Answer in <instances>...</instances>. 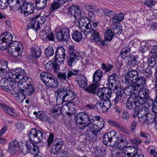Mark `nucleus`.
Here are the masks:
<instances>
[{
  "mask_svg": "<svg viewBox=\"0 0 157 157\" xmlns=\"http://www.w3.org/2000/svg\"><path fill=\"white\" fill-rule=\"evenodd\" d=\"M98 116H92L87 113L82 112L78 113L75 117V122L77 127L80 129H86V137L90 141L95 142L97 140V134L104 126V122Z\"/></svg>",
  "mask_w": 157,
  "mask_h": 157,
  "instance_id": "obj_1",
  "label": "nucleus"
},
{
  "mask_svg": "<svg viewBox=\"0 0 157 157\" xmlns=\"http://www.w3.org/2000/svg\"><path fill=\"white\" fill-rule=\"evenodd\" d=\"M124 78L125 83L126 84L129 85L134 82H137L138 83L142 85H144L146 83V80L150 78L149 75H146L139 77V73L136 70L129 68Z\"/></svg>",
  "mask_w": 157,
  "mask_h": 157,
  "instance_id": "obj_2",
  "label": "nucleus"
},
{
  "mask_svg": "<svg viewBox=\"0 0 157 157\" xmlns=\"http://www.w3.org/2000/svg\"><path fill=\"white\" fill-rule=\"evenodd\" d=\"M89 21L86 19L85 20H82L80 22L79 29L86 34V33L88 34L91 33L90 38L94 40L96 42L100 41L101 39L99 33L94 29H92V25L89 23Z\"/></svg>",
  "mask_w": 157,
  "mask_h": 157,
  "instance_id": "obj_3",
  "label": "nucleus"
},
{
  "mask_svg": "<svg viewBox=\"0 0 157 157\" xmlns=\"http://www.w3.org/2000/svg\"><path fill=\"white\" fill-rule=\"evenodd\" d=\"M57 93V97H60L62 100L63 102L72 101L76 97L74 92L66 87L59 89Z\"/></svg>",
  "mask_w": 157,
  "mask_h": 157,
  "instance_id": "obj_4",
  "label": "nucleus"
},
{
  "mask_svg": "<svg viewBox=\"0 0 157 157\" xmlns=\"http://www.w3.org/2000/svg\"><path fill=\"white\" fill-rule=\"evenodd\" d=\"M10 76H12L11 77L13 79H20L17 83L18 86L21 85H26L25 82L27 81L28 80H30V78L28 77L25 76L26 72L25 70L21 68H18L13 71L11 73H10Z\"/></svg>",
  "mask_w": 157,
  "mask_h": 157,
  "instance_id": "obj_5",
  "label": "nucleus"
},
{
  "mask_svg": "<svg viewBox=\"0 0 157 157\" xmlns=\"http://www.w3.org/2000/svg\"><path fill=\"white\" fill-rule=\"evenodd\" d=\"M119 140L116 133L113 131L105 133L103 137L104 144L109 147H114L116 144H119Z\"/></svg>",
  "mask_w": 157,
  "mask_h": 157,
  "instance_id": "obj_6",
  "label": "nucleus"
},
{
  "mask_svg": "<svg viewBox=\"0 0 157 157\" xmlns=\"http://www.w3.org/2000/svg\"><path fill=\"white\" fill-rule=\"evenodd\" d=\"M30 80H28L26 81L27 84L25 85H21L18 86L19 88V91H18L17 96L19 98H21V101L24 100L25 98V95H29L31 94L34 91V89L31 84H30Z\"/></svg>",
  "mask_w": 157,
  "mask_h": 157,
  "instance_id": "obj_7",
  "label": "nucleus"
},
{
  "mask_svg": "<svg viewBox=\"0 0 157 157\" xmlns=\"http://www.w3.org/2000/svg\"><path fill=\"white\" fill-rule=\"evenodd\" d=\"M10 76L2 78L0 81V85L2 88L7 91L14 89L17 83Z\"/></svg>",
  "mask_w": 157,
  "mask_h": 157,
  "instance_id": "obj_8",
  "label": "nucleus"
},
{
  "mask_svg": "<svg viewBox=\"0 0 157 157\" xmlns=\"http://www.w3.org/2000/svg\"><path fill=\"white\" fill-rule=\"evenodd\" d=\"M11 45L9 48L10 54L15 57L21 56L23 48L21 43L15 41Z\"/></svg>",
  "mask_w": 157,
  "mask_h": 157,
  "instance_id": "obj_9",
  "label": "nucleus"
},
{
  "mask_svg": "<svg viewBox=\"0 0 157 157\" xmlns=\"http://www.w3.org/2000/svg\"><path fill=\"white\" fill-rule=\"evenodd\" d=\"M89 17L88 18L87 17H82L78 21V28L79 29V25H80V22L82 20H85V19H87L89 21V23H90L91 25L92 24H91V22H93L95 21V13H98V10L97 8L94 6L91 5L89 6L88 8Z\"/></svg>",
  "mask_w": 157,
  "mask_h": 157,
  "instance_id": "obj_10",
  "label": "nucleus"
},
{
  "mask_svg": "<svg viewBox=\"0 0 157 157\" xmlns=\"http://www.w3.org/2000/svg\"><path fill=\"white\" fill-rule=\"evenodd\" d=\"M79 74V71L77 70L69 71L68 72L65 71H60L57 75V77L59 80L66 81L67 78L69 79L72 76L78 75Z\"/></svg>",
  "mask_w": 157,
  "mask_h": 157,
  "instance_id": "obj_11",
  "label": "nucleus"
},
{
  "mask_svg": "<svg viewBox=\"0 0 157 157\" xmlns=\"http://www.w3.org/2000/svg\"><path fill=\"white\" fill-rule=\"evenodd\" d=\"M70 31L68 28H63L58 31L56 33V36L57 39L59 41H66L70 37Z\"/></svg>",
  "mask_w": 157,
  "mask_h": 157,
  "instance_id": "obj_12",
  "label": "nucleus"
},
{
  "mask_svg": "<svg viewBox=\"0 0 157 157\" xmlns=\"http://www.w3.org/2000/svg\"><path fill=\"white\" fill-rule=\"evenodd\" d=\"M30 140L36 142H40L43 139V133L42 132L35 128H33L29 134Z\"/></svg>",
  "mask_w": 157,
  "mask_h": 157,
  "instance_id": "obj_13",
  "label": "nucleus"
},
{
  "mask_svg": "<svg viewBox=\"0 0 157 157\" xmlns=\"http://www.w3.org/2000/svg\"><path fill=\"white\" fill-rule=\"evenodd\" d=\"M98 91V95L100 98L102 100L109 99L111 97L112 90L108 88H99Z\"/></svg>",
  "mask_w": 157,
  "mask_h": 157,
  "instance_id": "obj_14",
  "label": "nucleus"
},
{
  "mask_svg": "<svg viewBox=\"0 0 157 157\" xmlns=\"http://www.w3.org/2000/svg\"><path fill=\"white\" fill-rule=\"evenodd\" d=\"M41 54V51L40 48L34 46L31 48V55L27 58V59L30 62H34L39 58Z\"/></svg>",
  "mask_w": 157,
  "mask_h": 157,
  "instance_id": "obj_15",
  "label": "nucleus"
},
{
  "mask_svg": "<svg viewBox=\"0 0 157 157\" xmlns=\"http://www.w3.org/2000/svg\"><path fill=\"white\" fill-rule=\"evenodd\" d=\"M119 77L116 74H114L111 75L109 79V85L110 88L114 91L117 89V85L119 83Z\"/></svg>",
  "mask_w": 157,
  "mask_h": 157,
  "instance_id": "obj_16",
  "label": "nucleus"
},
{
  "mask_svg": "<svg viewBox=\"0 0 157 157\" xmlns=\"http://www.w3.org/2000/svg\"><path fill=\"white\" fill-rule=\"evenodd\" d=\"M56 54L55 60H57L59 62H63L66 56L65 50L63 48L62 46L58 47Z\"/></svg>",
  "mask_w": 157,
  "mask_h": 157,
  "instance_id": "obj_17",
  "label": "nucleus"
},
{
  "mask_svg": "<svg viewBox=\"0 0 157 157\" xmlns=\"http://www.w3.org/2000/svg\"><path fill=\"white\" fill-rule=\"evenodd\" d=\"M81 57L79 52L76 53L69 54L67 59V64L70 67L75 64L76 62L79 59V58Z\"/></svg>",
  "mask_w": 157,
  "mask_h": 157,
  "instance_id": "obj_18",
  "label": "nucleus"
},
{
  "mask_svg": "<svg viewBox=\"0 0 157 157\" xmlns=\"http://www.w3.org/2000/svg\"><path fill=\"white\" fill-rule=\"evenodd\" d=\"M61 104H57L52 106L50 111V115L54 118H57L62 113Z\"/></svg>",
  "mask_w": 157,
  "mask_h": 157,
  "instance_id": "obj_19",
  "label": "nucleus"
},
{
  "mask_svg": "<svg viewBox=\"0 0 157 157\" xmlns=\"http://www.w3.org/2000/svg\"><path fill=\"white\" fill-rule=\"evenodd\" d=\"M20 9L21 10L28 14L33 13L34 10V7L33 4L25 2L23 3V5L21 6Z\"/></svg>",
  "mask_w": 157,
  "mask_h": 157,
  "instance_id": "obj_20",
  "label": "nucleus"
},
{
  "mask_svg": "<svg viewBox=\"0 0 157 157\" xmlns=\"http://www.w3.org/2000/svg\"><path fill=\"white\" fill-rule=\"evenodd\" d=\"M68 12L69 14L73 15L75 18H78L81 17V13L79 9L74 5L68 8Z\"/></svg>",
  "mask_w": 157,
  "mask_h": 157,
  "instance_id": "obj_21",
  "label": "nucleus"
},
{
  "mask_svg": "<svg viewBox=\"0 0 157 157\" xmlns=\"http://www.w3.org/2000/svg\"><path fill=\"white\" fill-rule=\"evenodd\" d=\"M8 5L10 9L17 11L21 8V5L19 0H8Z\"/></svg>",
  "mask_w": 157,
  "mask_h": 157,
  "instance_id": "obj_22",
  "label": "nucleus"
},
{
  "mask_svg": "<svg viewBox=\"0 0 157 157\" xmlns=\"http://www.w3.org/2000/svg\"><path fill=\"white\" fill-rule=\"evenodd\" d=\"M103 72L100 69H98L94 73L93 76V82L94 83L98 84L103 76Z\"/></svg>",
  "mask_w": 157,
  "mask_h": 157,
  "instance_id": "obj_23",
  "label": "nucleus"
},
{
  "mask_svg": "<svg viewBox=\"0 0 157 157\" xmlns=\"http://www.w3.org/2000/svg\"><path fill=\"white\" fill-rule=\"evenodd\" d=\"M77 78L78 85L81 88H85L87 85L86 77L82 75H78Z\"/></svg>",
  "mask_w": 157,
  "mask_h": 157,
  "instance_id": "obj_24",
  "label": "nucleus"
},
{
  "mask_svg": "<svg viewBox=\"0 0 157 157\" xmlns=\"http://www.w3.org/2000/svg\"><path fill=\"white\" fill-rule=\"evenodd\" d=\"M49 0H36V7L37 10H42L46 7L48 1Z\"/></svg>",
  "mask_w": 157,
  "mask_h": 157,
  "instance_id": "obj_25",
  "label": "nucleus"
},
{
  "mask_svg": "<svg viewBox=\"0 0 157 157\" xmlns=\"http://www.w3.org/2000/svg\"><path fill=\"white\" fill-rule=\"evenodd\" d=\"M45 84L48 87L54 88L56 87L57 86L58 81L56 78L53 77L52 76V78L47 81Z\"/></svg>",
  "mask_w": 157,
  "mask_h": 157,
  "instance_id": "obj_26",
  "label": "nucleus"
},
{
  "mask_svg": "<svg viewBox=\"0 0 157 157\" xmlns=\"http://www.w3.org/2000/svg\"><path fill=\"white\" fill-rule=\"evenodd\" d=\"M148 90L146 89L143 88L140 91L138 92V94L139 95V97L143 98H145L149 100V102L151 101L153 102V101L150 100V97L148 95Z\"/></svg>",
  "mask_w": 157,
  "mask_h": 157,
  "instance_id": "obj_27",
  "label": "nucleus"
},
{
  "mask_svg": "<svg viewBox=\"0 0 157 157\" xmlns=\"http://www.w3.org/2000/svg\"><path fill=\"white\" fill-rule=\"evenodd\" d=\"M0 107L3 109L6 113L12 116H15L16 115V113L12 108L1 103H0Z\"/></svg>",
  "mask_w": 157,
  "mask_h": 157,
  "instance_id": "obj_28",
  "label": "nucleus"
},
{
  "mask_svg": "<svg viewBox=\"0 0 157 157\" xmlns=\"http://www.w3.org/2000/svg\"><path fill=\"white\" fill-rule=\"evenodd\" d=\"M3 36L2 38V41L9 43V45L11 46L14 42H12L13 36L11 33L8 32H5L3 34Z\"/></svg>",
  "mask_w": 157,
  "mask_h": 157,
  "instance_id": "obj_29",
  "label": "nucleus"
},
{
  "mask_svg": "<svg viewBox=\"0 0 157 157\" xmlns=\"http://www.w3.org/2000/svg\"><path fill=\"white\" fill-rule=\"evenodd\" d=\"M132 88V89L133 90L134 94H138V92L141 90L143 88V86L144 85H142L141 84H139L137 82H134L133 83L129 84Z\"/></svg>",
  "mask_w": 157,
  "mask_h": 157,
  "instance_id": "obj_30",
  "label": "nucleus"
},
{
  "mask_svg": "<svg viewBox=\"0 0 157 157\" xmlns=\"http://www.w3.org/2000/svg\"><path fill=\"white\" fill-rule=\"evenodd\" d=\"M68 0H53V2L51 5V7L52 10L58 9L60 6V4L64 3Z\"/></svg>",
  "mask_w": 157,
  "mask_h": 157,
  "instance_id": "obj_31",
  "label": "nucleus"
},
{
  "mask_svg": "<svg viewBox=\"0 0 157 157\" xmlns=\"http://www.w3.org/2000/svg\"><path fill=\"white\" fill-rule=\"evenodd\" d=\"M114 33H113L112 30L108 29L105 32V40L110 41L114 37Z\"/></svg>",
  "mask_w": 157,
  "mask_h": 157,
  "instance_id": "obj_32",
  "label": "nucleus"
},
{
  "mask_svg": "<svg viewBox=\"0 0 157 157\" xmlns=\"http://www.w3.org/2000/svg\"><path fill=\"white\" fill-rule=\"evenodd\" d=\"M72 36L73 39L75 41L78 42L80 41L82 38V34L77 30L73 31Z\"/></svg>",
  "mask_w": 157,
  "mask_h": 157,
  "instance_id": "obj_33",
  "label": "nucleus"
},
{
  "mask_svg": "<svg viewBox=\"0 0 157 157\" xmlns=\"http://www.w3.org/2000/svg\"><path fill=\"white\" fill-rule=\"evenodd\" d=\"M29 147L30 152L35 155H37L39 152V148L38 146L34 144L30 143L29 144Z\"/></svg>",
  "mask_w": 157,
  "mask_h": 157,
  "instance_id": "obj_34",
  "label": "nucleus"
},
{
  "mask_svg": "<svg viewBox=\"0 0 157 157\" xmlns=\"http://www.w3.org/2000/svg\"><path fill=\"white\" fill-rule=\"evenodd\" d=\"M98 87V84L96 83H94L86 87L85 90L86 91L94 94L96 93Z\"/></svg>",
  "mask_w": 157,
  "mask_h": 157,
  "instance_id": "obj_35",
  "label": "nucleus"
},
{
  "mask_svg": "<svg viewBox=\"0 0 157 157\" xmlns=\"http://www.w3.org/2000/svg\"><path fill=\"white\" fill-rule=\"evenodd\" d=\"M48 28V27H46L45 28V30H43L41 32L42 33L45 35L46 38L49 40L54 41L55 37L53 33L49 31L48 30H47L46 28Z\"/></svg>",
  "mask_w": 157,
  "mask_h": 157,
  "instance_id": "obj_36",
  "label": "nucleus"
},
{
  "mask_svg": "<svg viewBox=\"0 0 157 157\" xmlns=\"http://www.w3.org/2000/svg\"><path fill=\"white\" fill-rule=\"evenodd\" d=\"M52 75L50 73L47 72H43L41 73L40 78L44 83L45 84L47 81L52 78Z\"/></svg>",
  "mask_w": 157,
  "mask_h": 157,
  "instance_id": "obj_37",
  "label": "nucleus"
},
{
  "mask_svg": "<svg viewBox=\"0 0 157 157\" xmlns=\"http://www.w3.org/2000/svg\"><path fill=\"white\" fill-rule=\"evenodd\" d=\"M131 51V48L128 46H127L123 48L121 52L122 58L125 59L128 56V55L130 53Z\"/></svg>",
  "mask_w": 157,
  "mask_h": 157,
  "instance_id": "obj_38",
  "label": "nucleus"
},
{
  "mask_svg": "<svg viewBox=\"0 0 157 157\" xmlns=\"http://www.w3.org/2000/svg\"><path fill=\"white\" fill-rule=\"evenodd\" d=\"M53 146L59 150H61L63 145V142L60 139H56L53 141Z\"/></svg>",
  "mask_w": 157,
  "mask_h": 157,
  "instance_id": "obj_39",
  "label": "nucleus"
},
{
  "mask_svg": "<svg viewBox=\"0 0 157 157\" xmlns=\"http://www.w3.org/2000/svg\"><path fill=\"white\" fill-rule=\"evenodd\" d=\"M33 114L36 116V118H39L42 121H46V117H47V115H45L42 112L39 111L37 112L35 111L33 112Z\"/></svg>",
  "mask_w": 157,
  "mask_h": 157,
  "instance_id": "obj_40",
  "label": "nucleus"
},
{
  "mask_svg": "<svg viewBox=\"0 0 157 157\" xmlns=\"http://www.w3.org/2000/svg\"><path fill=\"white\" fill-rule=\"evenodd\" d=\"M29 144H25L22 145L19 147V149L23 155H26L29 151Z\"/></svg>",
  "mask_w": 157,
  "mask_h": 157,
  "instance_id": "obj_41",
  "label": "nucleus"
},
{
  "mask_svg": "<svg viewBox=\"0 0 157 157\" xmlns=\"http://www.w3.org/2000/svg\"><path fill=\"white\" fill-rule=\"evenodd\" d=\"M44 52L46 57L48 58L54 54V49L52 47L49 46L45 49Z\"/></svg>",
  "mask_w": 157,
  "mask_h": 157,
  "instance_id": "obj_42",
  "label": "nucleus"
},
{
  "mask_svg": "<svg viewBox=\"0 0 157 157\" xmlns=\"http://www.w3.org/2000/svg\"><path fill=\"white\" fill-rule=\"evenodd\" d=\"M138 113V117H141V116H147V109L144 106H142L141 108L139 107Z\"/></svg>",
  "mask_w": 157,
  "mask_h": 157,
  "instance_id": "obj_43",
  "label": "nucleus"
},
{
  "mask_svg": "<svg viewBox=\"0 0 157 157\" xmlns=\"http://www.w3.org/2000/svg\"><path fill=\"white\" fill-rule=\"evenodd\" d=\"M95 110L99 113L104 112L103 104L102 102L98 101L95 104Z\"/></svg>",
  "mask_w": 157,
  "mask_h": 157,
  "instance_id": "obj_44",
  "label": "nucleus"
},
{
  "mask_svg": "<svg viewBox=\"0 0 157 157\" xmlns=\"http://www.w3.org/2000/svg\"><path fill=\"white\" fill-rule=\"evenodd\" d=\"M104 101L102 102L103 104V109L104 112H106L110 108L111 106V102L109 100H103Z\"/></svg>",
  "mask_w": 157,
  "mask_h": 157,
  "instance_id": "obj_45",
  "label": "nucleus"
},
{
  "mask_svg": "<svg viewBox=\"0 0 157 157\" xmlns=\"http://www.w3.org/2000/svg\"><path fill=\"white\" fill-rule=\"evenodd\" d=\"M124 15L122 13H120L118 15L116 14L113 19H112V21L114 23H117V21H121L124 19Z\"/></svg>",
  "mask_w": 157,
  "mask_h": 157,
  "instance_id": "obj_46",
  "label": "nucleus"
},
{
  "mask_svg": "<svg viewBox=\"0 0 157 157\" xmlns=\"http://www.w3.org/2000/svg\"><path fill=\"white\" fill-rule=\"evenodd\" d=\"M139 99H138L137 102L136 103V107L139 108L140 106H141L144 103L146 104L147 102H149V100L146 99L145 98H140L139 97Z\"/></svg>",
  "mask_w": 157,
  "mask_h": 157,
  "instance_id": "obj_47",
  "label": "nucleus"
},
{
  "mask_svg": "<svg viewBox=\"0 0 157 157\" xmlns=\"http://www.w3.org/2000/svg\"><path fill=\"white\" fill-rule=\"evenodd\" d=\"M101 66L102 70L105 72H108L111 71L113 67L112 64H106L104 63L101 65Z\"/></svg>",
  "mask_w": 157,
  "mask_h": 157,
  "instance_id": "obj_48",
  "label": "nucleus"
},
{
  "mask_svg": "<svg viewBox=\"0 0 157 157\" xmlns=\"http://www.w3.org/2000/svg\"><path fill=\"white\" fill-rule=\"evenodd\" d=\"M103 13L106 15L110 17L113 19V17H114L116 13L115 12L109 10V9H104L103 10Z\"/></svg>",
  "mask_w": 157,
  "mask_h": 157,
  "instance_id": "obj_49",
  "label": "nucleus"
},
{
  "mask_svg": "<svg viewBox=\"0 0 157 157\" xmlns=\"http://www.w3.org/2000/svg\"><path fill=\"white\" fill-rule=\"evenodd\" d=\"M120 136V143L124 145L123 146V148L126 147L127 146V144L128 143V141L126 139V137L125 135L122 134H120L119 135Z\"/></svg>",
  "mask_w": 157,
  "mask_h": 157,
  "instance_id": "obj_50",
  "label": "nucleus"
},
{
  "mask_svg": "<svg viewBox=\"0 0 157 157\" xmlns=\"http://www.w3.org/2000/svg\"><path fill=\"white\" fill-rule=\"evenodd\" d=\"M126 108L130 110H133L136 107V104L128 99L126 103Z\"/></svg>",
  "mask_w": 157,
  "mask_h": 157,
  "instance_id": "obj_51",
  "label": "nucleus"
},
{
  "mask_svg": "<svg viewBox=\"0 0 157 157\" xmlns=\"http://www.w3.org/2000/svg\"><path fill=\"white\" fill-rule=\"evenodd\" d=\"M61 63L58 62L57 60H54V65L53 67H54V73L58 74L60 72L59 71L60 69L59 67V64H60Z\"/></svg>",
  "mask_w": 157,
  "mask_h": 157,
  "instance_id": "obj_52",
  "label": "nucleus"
},
{
  "mask_svg": "<svg viewBox=\"0 0 157 157\" xmlns=\"http://www.w3.org/2000/svg\"><path fill=\"white\" fill-rule=\"evenodd\" d=\"M130 63L133 66H135L139 63L138 57L136 56H131L130 57Z\"/></svg>",
  "mask_w": 157,
  "mask_h": 157,
  "instance_id": "obj_53",
  "label": "nucleus"
},
{
  "mask_svg": "<svg viewBox=\"0 0 157 157\" xmlns=\"http://www.w3.org/2000/svg\"><path fill=\"white\" fill-rule=\"evenodd\" d=\"M128 85V86L125 88L124 90L123 91V92L125 95L127 96H130L132 95L131 94L134 92L132 89V88L131 87V86L129 84Z\"/></svg>",
  "mask_w": 157,
  "mask_h": 157,
  "instance_id": "obj_54",
  "label": "nucleus"
},
{
  "mask_svg": "<svg viewBox=\"0 0 157 157\" xmlns=\"http://www.w3.org/2000/svg\"><path fill=\"white\" fill-rule=\"evenodd\" d=\"M54 135L53 133H50L48 139L47 146L48 147L52 145L53 142Z\"/></svg>",
  "mask_w": 157,
  "mask_h": 157,
  "instance_id": "obj_55",
  "label": "nucleus"
},
{
  "mask_svg": "<svg viewBox=\"0 0 157 157\" xmlns=\"http://www.w3.org/2000/svg\"><path fill=\"white\" fill-rule=\"evenodd\" d=\"M71 105V103L68 102L66 104H63V105H61V110H62V113L64 112L67 113L69 109V105Z\"/></svg>",
  "mask_w": 157,
  "mask_h": 157,
  "instance_id": "obj_56",
  "label": "nucleus"
},
{
  "mask_svg": "<svg viewBox=\"0 0 157 157\" xmlns=\"http://www.w3.org/2000/svg\"><path fill=\"white\" fill-rule=\"evenodd\" d=\"M144 3L149 7H151L156 4V2L155 0H145Z\"/></svg>",
  "mask_w": 157,
  "mask_h": 157,
  "instance_id": "obj_57",
  "label": "nucleus"
},
{
  "mask_svg": "<svg viewBox=\"0 0 157 157\" xmlns=\"http://www.w3.org/2000/svg\"><path fill=\"white\" fill-rule=\"evenodd\" d=\"M130 143L134 144L136 146H138L142 142V140L139 138H135L129 140Z\"/></svg>",
  "mask_w": 157,
  "mask_h": 157,
  "instance_id": "obj_58",
  "label": "nucleus"
},
{
  "mask_svg": "<svg viewBox=\"0 0 157 157\" xmlns=\"http://www.w3.org/2000/svg\"><path fill=\"white\" fill-rule=\"evenodd\" d=\"M8 47H10V46L9 45L8 42L3 41L2 39L0 40V49L4 50L6 49Z\"/></svg>",
  "mask_w": 157,
  "mask_h": 157,
  "instance_id": "obj_59",
  "label": "nucleus"
},
{
  "mask_svg": "<svg viewBox=\"0 0 157 157\" xmlns=\"http://www.w3.org/2000/svg\"><path fill=\"white\" fill-rule=\"evenodd\" d=\"M138 96L136 95L134 93L131 95L128 98V99L136 104L138 99Z\"/></svg>",
  "mask_w": 157,
  "mask_h": 157,
  "instance_id": "obj_60",
  "label": "nucleus"
},
{
  "mask_svg": "<svg viewBox=\"0 0 157 157\" xmlns=\"http://www.w3.org/2000/svg\"><path fill=\"white\" fill-rule=\"evenodd\" d=\"M8 0H1L0 2V9H4L8 7Z\"/></svg>",
  "mask_w": 157,
  "mask_h": 157,
  "instance_id": "obj_61",
  "label": "nucleus"
},
{
  "mask_svg": "<svg viewBox=\"0 0 157 157\" xmlns=\"http://www.w3.org/2000/svg\"><path fill=\"white\" fill-rule=\"evenodd\" d=\"M54 63L53 64L52 61H48L45 65V67L46 70L48 71H51L53 69Z\"/></svg>",
  "mask_w": 157,
  "mask_h": 157,
  "instance_id": "obj_62",
  "label": "nucleus"
},
{
  "mask_svg": "<svg viewBox=\"0 0 157 157\" xmlns=\"http://www.w3.org/2000/svg\"><path fill=\"white\" fill-rule=\"evenodd\" d=\"M36 24V22L35 20L33 18L32 19V20L30 22L28 25L26 26V29L27 30H28L30 28L33 29H34L35 28V25Z\"/></svg>",
  "mask_w": 157,
  "mask_h": 157,
  "instance_id": "obj_63",
  "label": "nucleus"
},
{
  "mask_svg": "<svg viewBox=\"0 0 157 157\" xmlns=\"http://www.w3.org/2000/svg\"><path fill=\"white\" fill-rule=\"evenodd\" d=\"M140 136L146 139L150 140L151 138L150 135L146 132H144L141 131L140 133Z\"/></svg>",
  "mask_w": 157,
  "mask_h": 157,
  "instance_id": "obj_64",
  "label": "nucleus"
}]
</instances>
